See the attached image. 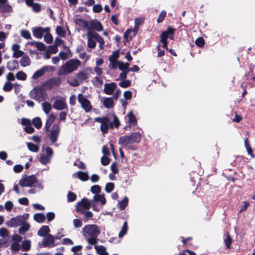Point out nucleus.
Returning <instances> with one entry per match:
<instances>
[{"label": "nucleus", "mask_w": 255, "mask_h": 255, "mask_svg": "<svg viewBox=\"0 0 255 255\" xmlns=\"http://www.w3.org/2000/svg\"><path fill=\"white\" fill-rule=\"evenodd\" d=\"M232 240L228 233H226L224 236V242L226 246L228 249L230 248Z\"/></svg>", "instance_id": "nucleus-39"}, {"label": "nucleus", "mask_w": 255, "mask_h": 255, "mask_svg": "<svg viewBox=\"0 0 255 255\" xmlns=\"http://www.w3.org/2000/svg\"><path fill=\"white\" fill-rule=\"evenodd\" d=\"M24 216H17L12 218L7 222L9 227H17L21 225L24 220Z\"/></svg>", "instance_id": "nucleus-17"}, {"label": "nucleus", "mask_w": 255, "mask_h": 255, "mask_svg": "<svg viewBox=\"0 0 255 255\" xmlns=\"http://www.w3.org/2000/svg\"><path fill=\"white\" fill-rule=\"evenodd\" d=\"M30 97L39 102L45 101L47 98V94L39 86L34 87L29 92Z\"/></svg>", "instance_id": "nucleus-6"}, {"label": "nucleus", "mask_w": 255, "mask_h": 255, "mask_svg": "<svg viewBox=\"0 0 255 255\" xmlns=\"http://www.w3.org/2000/svg\"><path fill=\"white\" fill-rule=\"evenodd\" d=\"M20 33L21 36L23 38L27 39H31V34L28 30H22L21 31Z\"/></svg>", "instance_id": "nucleus-58"}, {"label": "nucleus", "mask_w": 255, "mask_h": 255, "mask_svg": "<svg viewBox=\"0 0 255 255\" xmlns=\"http://www.w3.org/2000/svg\"><path fill=\"white\" fill-rule=\"evenodd\" d=\"M91 26L98 31L103 30V26L101 23L97 20H92L90 23Z\"/></svg>", "instance_id": "nucleus-29"}, {"label": "nucleus", "mask_w": 255, "mask_h": 255, "mask_svg": "<svg viewBox=\"0 0 255 255\" xmlns=\"http://www.w3.org/2000/svg\"><path fill=\"white\" fill-rule=\"evenodd\" d=\"M76 23L81 27L86 28L88 26V22L82 18L76 19Z\"/></svg>", "instance_id": "nucleus-40"}, {"label": "nucleus", "mask_w": 255, "mask_h": 255, "mask_svg": "<svg viewBox=\"0 0 255 255\" xmlns=\"http://www.w3.org/2000/svg\"><path fill=\"white\" fill-rule=\"evenodd\" d=\"M117 87V86L115 83H105L104 84V91L107 95H111L114 94Z\"/></svg>", "instance_id": "nucleus-19"}, {"label": "nucleus", "mask_w": 255, "mask_h": 255, "mask_svg": "<svg viewBox=\"0 0 255 255\" xmlns=\"http://www.w3.org/2000/svg\"><path fill=\"white\" fill-rule=\"evenodd\" d=\"M80 214H83L84 219L88 220H91L92 219V217L93 216V214L92 212L87 211H83V212H79Z\"/></svg>", "instance_id": "nucleus-48"}, {"label": "nucleus", "mask_w": 255, "mask_h": 255, "mask_svg": "<svg viewBox=\"0 0 255 255\" xmlns=\"http://www.w3.org/2000/svg\"><path fill=\"white\" fill-rule=\"evenodd\" d=\"M101 102L107 109L112 108L114 106V99L112 97H104L101 99Z\"/></svg>", "instance_id": "nucleus-21"}, {"label": "nucleus", "mask_w": 255, "mask_h": 255, "mask_svg": "<svg viewBox=\"0 0 255 255\" xmlns=\"http://www.w3.org/2000/svg\"><path fill=\"white\" fill-rule=\"evenodd\" d=\"M55 237L48 234L43 240L42 244L44 247H54L56 245L55 244Z\"/></svg>", "instance_id": "nucleus-15"}, {"label": "nucleus", "mask_w": 255, "mask_h": 255, "mask_svg": "<svg viewBox=\"0 0 255 255\" xmlns=\"http://www.w3.org/2000/svg\"><path fill=\"white\" fill-rule=\"evenodd\" d=\"M95 32L88 31L87 36L88 38V47L90 48H94L96 46V40L95 39Z\"/></svg>", "instance_id": "nucleus-18"}, {"label": "nucleus", "mask_w": 255, "mask_h": 255, "mask_svg": "<svg viewBox=\"0 0 255 255\" xmlns=\"http://www.w3.org/2000/svg\"><path fill=\"white\" fill-rule=\"evenodd\" d=\"M15 77L18 80L25 81L27 78V75L25 72L20 71L16 74Z\"/></svg>", "instance_id": "nucleus-37"}, {"label": "nucleus", "mask_w": 255, "mask_h": 255, "mask_svg": "<svg viewBox=\"0 0 255 255\" xmlns=\"http://www.w3.org/2000/svg\"><path fill=\"white\" fill-rule=\"evenodd\" d=\"M174 31V29L172 28L168 27L166 30L162 32H166V34L164 35L166 37V39H167L168 38L170 39H173L174 37L173 34Z\"/></svg>", "instance_id": "nucleus-33"}, {"label": "nucleus", "mask_w": 255, "mask_h": 255, "mask_svg": "<svg viewBox=\"0 0 255 255\" xmlns=\"http://www.w3.org/2000/svg\"><path fill=\"white\" fill-rule=\"evenodd\" d=\"M31 43L35 45L36 47L40 51H42L45 49V44L41 42H31Z\"/></svg>", "instance_id": "nucleus-55"}, {"label": "nucleus", "mask_w": 255, "mask_h": 255, "mask_svg": "<svg viewBox=\"0 0 255 255\" xmlns=\"http://www.w3.org/2000/svg\"><path fill=\"white\" fill-rule=\"evenodd\" d=\"M78 177L82 181H86L88 179V174L86 172L78 171L77 172Z\"/></svg>", "instance_id": "nucleus-42"}, {"label": "nucleus", "mask_w": 255, "mask_h": 255, "mask_svg": "<svg viewBox=\"0 0 255 255\" xmlns=\"http://www.w3.org/2000/svg\"><path fill=\"white\" fill-rule=\"evenodd\" d=\"M48 136L50 141V145H53L58 147V144L56 143L60 132V127L58 124H54L51 129H49Z\"/></svg>", "instance_id": "nucleus-7"}, {"label": "nucleus", "mask_w": 255, "mask_h": 255, "mask_svg": "<svg viewBox=\"0 0 255 255\" xmlns=\"http://www.w3.org/2000/svg\"><path fill=\"white\" fill-rule=\"evenodd\" d=\"M119 57V53L118 51H115L113 53V54L109 56V61H117Z\"/></svg>", "instance_id": "nucleus-53"}, {"label": "nucleus", "mask_w": 255, "mask_h": 255, "mask_svg": "<svg viewBox=\"0 0 255 255\" xmlns=\"http://www.w3.org/2000/svg\"><path fill=\"white\" fill-rule=\"evenodd\" d=\"M131 84V82L129 80H124L120 82L119 84V86L122 88H126L129 87Z\"/></svg>", "instance_id": "nucleus-56"}, {"label": "nucleus", "mask_w": 255, "mask_h": 255, "mask_svg": "<svg viewBox=\"0 0 255 255\" xmlns=\"http://www.w3.org/2000/svg\"><path fill=\"white\" fill-rule=\"evenodd\" d=\"M120 61H109L110 63L109 67L112 69H116L119 67V63Z\"/></svg>", "instance_id": "nucleus-59"}, {"label": "nucleus", "mask_w": 255, "mask_h": 255, "mask_svg": "<svg viewBox=\"0 0 255 255\" xmlns=\"http://www.w3.org/2000/svg\"><path fill=\"white\" fill-rule=\"evenodd\" d=\"M19 184L22 187H34L38 188L40 190L43 189L42 181L37 180L34 175L23 176Z\"/></svg>", "instance_id": "nucleus-4"}, {"label": "nucleus", "mask_w": 255, "mask_h": 255, "mask_svg": "<svg viewBox=\"0 0 255 255\" xmlns=\"http://www.w3.org/2000/svg\"><path fill=\"white\" fill-rule=\"evenodd\" d=\"M78 102L85 112H89L92 109V106L90 101L87 99L83 94H79L77 96Z\"/></svg>", "instance_id": "nucleus-11"}, {"label": "nucleus", "mask_w": 255, "mask_h": 255, "mask_svg": "<svg viewBox=\"0 0 255 255\" xmlns=\"http://www.w3.org/2000/svg\"><path fill=\"white\" fill-rule=\"evenodd\" d=\"M33 218L36 222L41 223L44 222L46 217L42 213H37L34 215Z\"/></svg>", "instance_id": "nucleus-31"}, {"label": "nucleus", "mask_w": 255, "mask_h": 255, "mask_svg": "<svg viewBox=\"0 0 255 255\" xmlns=\"http://www.w3.org/2000/svg\"><path fill=\"white\" fill-rule=\"evenodd\" d=\"M114 189V184L112 182L108 183L105 186V191L107 193H111Z\"/></svg>", "instance_id": "nucleus-57"}, {"label": "nucleus", "mask_w": 255, "mask_h": 255, "mask_svg": "<svg viewBox=\"0 0 255 255\" xmlns=\"http://www.w3.org/2000/svg\"><path fill=\"white\" fill-rule=\"evenodd\" d=\"M82 234L88 244L95 245L98 243L101 229L96 224H88L82 228Z\"/></svg>", "instance_id": "nucleus-1"}, {"label": "nucleus", "mask_w": 255, "mask_h": 255, "mask_svg": "<svg viewBox=\"0 0 255 255\" xmlns=\"http://www.w3.org/2000/svg\"><path fill=\"white\" fill-rule=\"evenodd\" d=\"M44 38L45 41L48 44H50L52 42L53 38L51 34L49 33V30L45 32L44 35Z\"/></svg>", "instance_id": "nucleus-47"}, {"label": "nucleus", "mask_w": 255, "mask_h": 255, "mask_svg": "<svg viewBox=\"0 0 255 255\" xmlns=\"http://www.w3.org/2000/svg\"><path fill=\"white\" fill-rule=\"evenodd\" d=\"M61 83L60 78L52 77L43 83L42 88L45 90H51L59 86Z\"/></svg>", "instance_id": "nucleus-9"}, {"label": "nucleus", "mask_w": 255, "mask_h": 255, "mask_svg": "<svg viewBox=\"0 0 255 255\" xmlns=\"http://www.w3.org/2000/svg\"><path fill=\"white\" fill-rule=\"evenodd\" d=\"M128 231V225L127 222L126 221L124 223V224L122 226L121 231L119 234V237L122 238L124 235H125Z\"/></svg>", "instance_id": "nucleus-38"}, {"label": "nucleus", "mask_w": 255, "mask_h": 255, "mask_svg": "<svg viewBox=\"0 0 255 255\" xmlns=\"http://www.w3.org/2000/svg\"><path fill=\"white\" fill-rule=\"evenodd\" d=\"M27 146L29 150L32 152H36L39 150V147L37 145L31 142L27 143Z\"/></svg>", "instance_id": "nucleus-46"}, {"label": "nucleus", "mask_w": 255, "mask_h": 255, "mask_svg": "<svg viewBox=\"0 0 255 255\" xmlns=\"http://www.w3.org/2000/svg\"><path fill=\"white\" fill-rule=\"evenodd\" d=\"M33 124L36 128H41L42 125V122L41 119L39 118H35L33 119Z\"/></svg>", "instance_id": "nucleus-52"}, {"label": "nucleus", "mask_w": 255, "mask_h": 255, "mask_svg": "<svg viewBox=\"0 0 255 255\" xmlns=\"http://www.w3.org/2000/svg\"><path fill=\"white\" fill-rule=\"evenodd\" d=\"M53 108L57 110H63L67 108L65 98L60 97L57 98L53 104Z\"/></svg>", "instance_id": "nucleus-13"}, {"label": "nucleus", "mask_w": 255, "mask_h": 255, "mask_svg": "<svg viewBox=\"0 0 255 255\" xmlns=\"http://www.w3.org/2000/svg\"><path fill=\"white\" fill-rule=\"evenodd\" d=\"M81 61L77 59H71L66 61L60 68L58 74L59 76L66 75L77 71L81 66Z\"/></svg>", "instance_id": "nucleus-3"}, {"label": "nucleus", "mask_w": 255, "mask_h": 255, "mask_svg": "<svg viewBox=\"0 0 255 255\" xmlns=\"http://www.w3.org/2000/svg\"><path fill=\"white\" fill-rule=\"evenodd\" d=\"M92 69L90 67H86L78 72L75 75V77L67 80L68 83L73 86L77 87L87 82L92 73Z\"/></svg>", "instance_id": "nucleus-2"}, {"label": "nucleus", "mask_w": 255, "mask_h": 255, "mask_svg": "<svg viewBox=\"0 0 255 255\" xmlns=\"http://www.w3.org/2000/svg\"><path fill=\"white\" fill-rule=\"evenodd\" d=\"M107 155H104L101 157V162L102 165L106 166L110 163V159L108 158Z\"/></svg>", "instance_id": "nucleus-60"}, {"label": "nucleus", "mask_w": 255, "mask_h": 255, "mask_svg": "<svg viewBox=\"0 0 255 255\" xmlns=\"http://www.w3.org/2000/svg\"><path fill=\"white\" fill-rule=\"evenodd\" d=\"M43 150H45L46 153V156L50 157L51 158L53 155V151L51 148L49 147L48 146H43Z\"/></svg>", "instance_id": "nucleus-50"}, {"label": "nucleus", "mask_w": 255, "mask_h": 255, "mask_svg": "<svg viewBox=\"0 0 255 255\" xmlns=\"http://www.w3.org/2000/svg\"><path fill=\"white\" fill-rule=\"evenodd\" d=\"M91 207L95 211L99 212L100 210V208L95 203H93L92 200L90 201L87 198H83L77 204L76 208L78 212H83L85 210L89 209Z\"/></svg>", "instance_id": "nucleus-5"}, {"label": "nucleus", "mask_w": 255, "mask_h": 255, "mask_svg": "<svg viewBox=\"0 0 255 255\" xmlns=\"http://www.w3.org/2000/svg\"><path fill=\"white\" fill-rule=\"evenodd\" d=\"M165 34H166V32H162L161 36H160V38H161L160 41L163 43V47L164 48L166 49V50H168V47H167L168 42H167V39H166V37L164 35Z\"/></svg>", "instance_id": "nucleus-51"}, {"label": "nucleus", "mask_w": 255, "mask_h": 255, "mask_svg": "<svg viewBox=\"0 0 255 255\" xmlns=\"http://www.w3.org/2000/svg\"><path fill=\"white\" fill-rule=\"evenodd\" d=\"M21 226L18 229V233L20 234H24L30 228V225L28 223H22Z\"/></svg>", "instance_id": "nucleus-32"}, {"label": "nucleus", "mask_w": 255, "mask_h": 255, "mask_svg": "<svg viewBox=\"0 0 255 255\" xmlns=\"http://www.w3.org/2000/svg\"><path fill=\"white\" fill-rule=\"evenodd\" d=\"M6 67L10 71L17 70L19 68L18 62L16 60L9 61L7 63Z\"/></svg>", "instance_id": "nucleus-23"}, {"label": "nucleus", "mask_w": 255, "mask_h": 255, "mask_svg": "<svg viewBox=\"0 0 255 255\" xmlns=\"http://www.w3.org/2000/svg\"><path fill=\"white\" fill-rule=\"evenodd\" d=\"M114 120L113 122L110 121V128H113L114 127L118 128L120 125V121L117 116L113 115Z\"/></svg>", "instance_id": "nucleus-43"}, {"label": "nucleus", "mask_w": 255, "mask_h": 255, "mask_svg": "<svg viewBox=\"0 0 255 255\" xmlns=\"http://www.w3.org/2000/svg\"><path fill=\"white\" fill-rule=\"evenodd\" d=\"M19 63L22 67H27L30 65L31 60L28 56L25 55L21 58Z\"/></svg>", "instance_id": "nucleus-27"}, {"label": "nucleus", "mask_w": 255, "mask_h": 255, "mask_svg": "<svg viewBox=\"0 0 255 255\" xmlns=\"http://www.w3.org/2000/svg\"><path fill=\"white\" fill-rule=\"evenodd\" d=\"M47 119L44 127L46 131H48L52 124L54 122L55 120V116L53 114H49L47 117Z\"/></svg>", "instance_id": "nucleus-24"}, {"label": "nucleus", "mask_w": 255, "mask_h": 255, "mask_svg": "<svg viewBox=\"0 0 255 255\" xmlns=\"http://www.w3.org/2000/svg\"><path fill=\"white\" fill-rule=\"evenodd\" d=\"M91 191L92 193L96 194H100L101 191V187L98 185H95L91 187Z\"/></svg>", "instance_id": "nucleus-49"}, {"label": "nucleus", "mask_w": 255, "mask_h": 255, "mask_svg": "<svg viewBox=\"0 0 255 255\" xmlns=\"http://www.w3.org/2000/svg\"><path fill=\"white\" fill-rule=\"evenodd\" d=\"M94 248L99 255H109V254L106 251V248L103 246L95 245Z\"/></svg>", "instance_id": "nucleus-26"}, {"label": "nucleus", "mask_w": 255, "mask_h": 255, "mask_svg": "<svg viewBox=\"0 0 255 255\" xmlns=\"http://www.w3.org/2000/svg\"><path fill=\"white\" fill-rule=\"evenodd\" d=\"M92 202L94 203H100V206H98L99 208H100V210L103 207V205H104L106 203V199L104 197V194H96L94 195L93 199L92 200Z\"/></svg>", "instance_id": "nucleus-20"}, {"label": "nucleus", "mask_w": 255, "mask_h": 255, "mask_svg": "<svg viewBox=\"0 0 255 255\" xmlns=\"http://www.w3.org/2000/svg\"><path fill=\"white\" fill-rule=\"evenodd\" d=\"M55 70V68L53 66L45 65L41 67L40 69L36 70L32 75L31 78L36 80L41 77L46 73L52 72Z\"/></svg>", "instance_id": "nucleus-8"}, {"label": "nucleus", "mask_w": 255, "mask_h": 255, "mask_svg": "<svg viewBox=\"0 0 255 255\" xmlns=\"http://www.w3.org/2000/svg\"><path fill=\"white\" fill-rule=\"evenodd\" d=\"M50 159L51 158L50 157L42 154L40 156L39 160L41 164L45 165L48 163Z\"/></svg>", "instance_id": "nucleus-44"}, {"label": "nucleus", "mask_w": 255, "mask_h": 255, "mask_svg": "<svg viewBox=\"0 0 255 255\" xmlns=\"http://www.w3.org/2000/svg\"><path fill=\"white\" fill-rule=\"evenodd\" d=\"M49 30L50 29L48 27L43 28L41 27H38L33 28L32 29V31L34 36L38 39H40L43 36H44L45 32Z\"/></svg>", "instance_id": "nucleus-14"}, {"label": "nucleus", "mask_w": 255, "mask_h": 255, "mask_svg": "<svg viewBox=\"0 0 255 255\" xmlns=\"http://www.w3.org/2000/svg\"><path fill=\"white\" fill-rule=\"evenodd\" d=\"M73 225L75 228H79L82 227L83 224L81 220L75 219L73 221Z\"/></svg>", "instance_id": "nucleus-61"}, {"label": "nucleus", "mask_w": 255, "mask_h": 255, "mask_svg": "<svg viewBox=\"0 0 255 255\" xmlns=\"http://www.w3.org/2000/svg\"><path fill=\"white\" fill-rule=\"evenodd\" d=\"M13 87V84L9 82H6L5 83L3 87V90L5 92H9L10 91Z\"/></svg>", "instance_id": "nucleus-54"}, {"label": "nucleus", "mask_w": 255, "mask_h": 255, "mask_svg": "<svg viewBox=\"0 0 255 255\" xmlns=\"http://www.w3.org/2000/svg\"><path fill=\"white\" fill-rule=\"evenodd\" d=\"M94 121L101 123L100 129L103 133L108 132V129L110 128V119L109 117H98L96 118Z\"/></svg>", "instance_id": "nucleus-10"}, {"label": "nucleus", "mask_w": 255, "mask_h": 255, "mask_svg": "<svg viewBox=\"0 0 255 255\" xmlns=\"http://www.w3.org/2000/svg\"><path fill=\"white\" fill-rule=\"evenodd\" d=\"M130 136L133 144L139 143L141 139V134L138 132L132 133Z\"/></svg>", "instance_id": "nucleus-28"}, {"label": "nucleus", "mask_w": 255, "mask_h": 255, "mask_svg": "<svg viewBox=\"0 0 255 255\" xmlns=\"http://www.w3.org/2000/svg\"><path fill=\"white\" fill-rule=\"evenodd\" d=\"M31 242L29 240H25L22 243V248L23 251H28L30 249Z\"/></svg>", "instance_id": "nucleus-41"}, {"label": "nucleus", "mask_w": 255, "mask_h": 255, "mask_svg": "<svg viewBox=\"0 0 255 255\" xmlns=\"http://www.w3.org/2000/svg\"><path fill=\"white\" fill-rule=\"evenodd\" d=\"M95 39L96 40V41L99 43L100 48L102 49L103 48V46L105 44V41L103 38L96 32H95Z\"/></svg>", "instance_id": "nucleus-34"}, {"label": "nucleus", "mask_w": 255, "mask_h": 255, "mask_svg": "<svg viewBox=\"0 0 255 255\" xmlns=\"http://www.w3.org/2000/svg\"><path fill=\"white\" fill-rule=\"evenodd\" d=\"M204 40L202 37H199L195 40V44L199 47H203L204 45Z\"/></svg>", "instance_id": "nucleus-64"}, {"label": "nucleus", "mask_w": 255, "mask_h": 255, "mask_svg": "<svg viewBox=\"0 0 255 255\" xmlns=\"http://www.w3.org/2000/svg\"><path fill=\"white\" fill-rule=\"evenodd\" d=\"M119 143L131 150H134L133 144L130 135H125L119 138Z\"/></svg>", "instance_id": "nucleus-12"}, {"label": "nucleus", "mask_w": 255, "mask_h": 255, "mask_svg": "<svg viewBox=\"0 0 255 255\" xmlns=\"http://www.w3.org/2000/svg\"><path fill=\"white\" fill-rule=\"evenodd\" d=\"M42 106L43 111L46 114H49L52 109L51 104L47 102L42 103Z\"/></svg>", "instance_id": "nucleus-36"}, {"label": "nucleus", "mask_w": 255, "mask_h": 255, "mask_svg": "<svg viewBox=\"0 0 255 255\" xmlns=\"http://www.w3.org/2000/svg\"><path fill=\"white\" fill-rule=\"evenodd\" d=\"M32 10L35 12H38L41 10V5L37 2H35L31 6Z\"/></svg>", "instance_id": "nucleus-63"}, {"label": "nucleus", "mask_w": 255, "mask_h": 255, "mask_svg": "<svg viewBox=\"0 0 255 255\" xmlns=\"http://www.w3.org/2000/svg\"><path fill=\"white\" fill-rule=\"evenodd\" d=\"M128 198L127 197L125 196L122 201L119 202V203H118V205L117 206L118 208L120 209L121 210H124L126 208V207L127 206V205H128Z\"/></svg>", "instance_id": "nucleus-30"}, {"label": "nucleus", "mask_w": 255, "mask_h": 255, "mask_svg": "<svg viewBox=\"0 0 255 255\" xmlns=\"http://www.w3.org/2000/svg\"><path fill=\"white\" fill-rule=\"evenodd\" d=\"M56 33L60 36L65 37L66 35V31L61 26H57L56 28Z\"/></svg>", "instance_id": "nucleus-45"}, {"label": "nucleus", "mask_w": 255, "mask_h": 255, "mask_svg": "<svg viewBox=\"0 0 255 255\" xmlns=\"http://www.w3.org/2000/svg\"><path fill=\"white\" fill-rule=\"evenodd\" d=\"M0 12L3 13L13 12L12 6L8 4L7 0H0Z\"/></svg>", "instance_id": "nucleus-16"}, {"label": "nucleus", "mask_w": 255, "mask_h": 255, "mask_svg": "<svg viewBox=\"0 0 255 255\" xmlns=\"http://www.w3.org/2000/svg\"><path fill=\"white\" fill-rule=\"evenodd\" d=\"M125 119L131 126H135L137 123L136 117L132 112H129L125 117Z\"/></svg>", "instance_id": "nucleus-22"}, {"label": "nucleus", "mask_w": 255, "mask_h": 255, "mask_svg": "<svg viewBox=\"0 0 255 255\" xmlns=\"http://www.w3.org/2000/svg\"><path fill=\"white\" fill-rule=\"evenodd\" d=\"M76 199V195L75 193L69 192L67 195V199L68 202H73L75 201Z\"/></svg>", "instance_id": "nucleus-62"}, {"label": "nucleus", "mask_w": 255, "mask_h": 255, "mask_svg": "<svg viewBox=\"0 0 255 255\" xmlns=\"http://www.w3.org/2000/svg\"><path fill=\"white\" fill-rule=\"evenodd\" d=\"M50 232V229L48 226H42L38 230L37 235L40 237H46Z\"/></svg>", "instance_id": "nucleus-25"}, {"label": "nucleus", "mask_w": 255, "mask_h": 255, "mask_svg": "<svg viewBox=\"0 0 255 255\" xmlns=\"http://www.w3.org/2000/svg\"><path fill=\"white\" fill-rule=\"evenodd\" d=\"M129 64L128 62L124 63L122 61H120L119 65L118 68L122 71V72L128 71V72Z\"/></svg>", "instance_id": "nucleus-35"}]
</instances>
